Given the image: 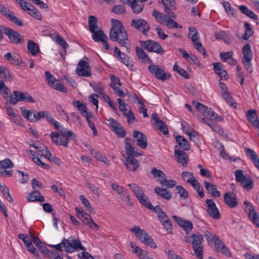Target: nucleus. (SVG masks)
Masks as SVG:
<instances>
[{
  "mask_svg": "<svg viewBox=\"0 0 259 259\" xmlns=\"http://www.w3.org/2000/svg\"><path fill=\"white\" fill-rule=\"evenodd\" d=\"M62 245L65 251L72 252L77 249L85 250V248L81 245L80 241L78 239H73L70 237L68 239H63L61 242L57 245H51V247L55 248L59 251H62Z\"/></svg>",
  "mask_w": 259,
  "mask_h": 259,
  "instance_id": "4",
  "label": "nucleus"
},
{
  "mask_svg": "<svg viewBox=\"0 0 259 259\" xmlns=\"http://www.w3.org/2000/svg\"><path fill=\"white\" fill-rule=\"evenodd\" d=\"M21 113L23 117L31 122L35 121V117H34L35 110H27L24 108L20 109Z\"/></svg>",
  "mask_w": 259,
  "mask_h": 259,
  "instance_id": "44",
  "label": "nucleus"
},
{
  "mask_svg": "<svg viewBox=\"0 0 259 259\" xmlns=\"http://www.w3.org/2000/svg\"><path fill=\"white\" fill-rule=\"evenodd\" d=\"M2 29L3 32L8 36L12 42L19 44L22 42L23 36L17 31L5 26H3Z\"/></svg>",
  "mask_w": 259,
  "mask_h": 259,
  "instance_id": "14",
  "label": "nucleus"
},
{
  "mask_svg": "<svg viewBox=\"0 0 259 259\" xmlns=\"http://www.w3.org/2000/svg\"><path fill=\"white\" fill-rule=\"evenodd\" d=\"M137 199L139 200V202L145 207L147 208L153 210L155 207H154L151 203L150 202L149 199L148 197L144 193L139 197H138Z\"/></svg>",
  "mask_w": 259,
  "mask_h": 259,
  "instance_id": "38",
  "label": "nucleus"
},
{
  "mask_svg": "<svg viewBox=\"0 0 259 259\" xmlns=\"http://www.w3.org/2000/svg\"><path fill=\"white\" fill-rule=\"evenodd\" d=\"M92 38L96 42H105L108 39V36L102 30H98L92 32Z\"/></svg>",
  "mask_w": 259,
  "mask_h": 259,
  "instance_id": "35",
  "label": "nucleus"
},
{
  "mask_svg": "<svg viewBox=\"0 0 259 259\" xmlns=\"http://www.w3.org/2000/svg\"><path fill=\"white\" fill-rule=\"evenodd\" d=\"M114 50L115 57L125 65L133 69L134 65L130 58L124 53H122L117 47H115Z\"/></svg>",
  "mask_w": 259,
  "mask_h": 259,
  "instance_id": "18",
  "label": "nucleus"
},
{
  "mask_svg": "<svg viewBox=\"0 0 259 259\" xmlns=\"http://www.w3.org/2000/svg\"><path fill=\"white\" fill-rule=\"evenodd\" d=\"M172 218L180 226L183 228L187 234H189L191 232L193 229V224L191 222L175 215H172Z\"/></svg>",
  "mask_w": 259,
  "mask_h": 259,
  "instance_id": "21",
  "label": "nucleus"
},
{
  "mask_svg": "<svg viewBox=\"0 0 259 259\" xmlns=\"http://www.w3.org/2000/svg\"><path fill=\"white\" fill-rule=\"evenodd\" d=\"M189 33L188 34V37L193 41H196L199 38V36L198 31L194 27H190L189 28Z\"/></svg>",
  "mask_w": 259,
  "mask_h": 259,
  "instance_id": "54",
  "label": "nucleus"
},
{
  "mask_svg": "<svg viewBox=\"0 0 259 259\" xmlns=\"http://www.w3.org/2000/svg\"><path fill=\"white\" fill-rule=\"evenodd\" d=\"M173 69L175 71L177 72L179 75L184 77L185 79H189L190 75L188 72L180 67L177 64H175L173 66Z\"/></svg>",
  "mask_w": 259,
  "mask_h": 259,
  "instance_id": "52",
  "label": "nucleus"
},
{
  "mask_svg": "<svg viewBox=\"0 0 259 259\" xmlns=\"http://www.w3.org/2000/svg\"><path fill=\"white\" fill-rule=\"evenodd\" d=\"M212 65L214 72L220 76L221 79L224 80L228 79L229 76L227 73V71L224 70L221 63L217 62L213 63Z\"/></svg>",
  "mask_w": 259,
  "mask_h": 259,
  "instance_id": "26",
  "label": "nucleus"
},
{
  "mask_svg": "<svg viewBox=\"0 0 259 259\" xmlns=\"http://www.w3.org/2000/svg\"><path fill=\"white\" fill-rule=\"evenodd\" d=\"M89 29L91 32H94L99 29L98 21L97 18L92 15L89 17Z\"/></svg>",
  "mask_w": 259,
  "mask_h": 259,
  "instance_id": "45",
  "label": "nucleus"
},
{
  "mask_svg": "<svg viewBox=\"0 0 259 259\" xmlns=\"http://www.w3.org/2000/svg\"><path fill=\"white\" fill-rule=\"evenodd\" d=\"M30 152L31 153V155L33 156V160L39 166H40L41 168H46V169H49L50 168V166L49 165L42 162L40 160V158L37 156H35V152L30 150Z\"/></svg>",
  "mask_w": 259,
  "mask_h": 259,
  "instance_id": "50",
  "label": "nucleus"
},
{
  "mask_svg": "<svg viewBox=\"0 0 259 259\" xmlns=\"http://www.w3.org/2000/svg\"><path fill=\"white\" fill-rule=\"evenodd\" d=\"M27 49L33 56L36 55L39 52V48L37 45L31 40H28Z\"/></svg>",
  "mask_w": 259,
  "mask_h": 259,
  "instance_id": "46",
  "label": "nucleus"
},
{
  "mask_svg": "<svg viewBox=\"0 0 259 259\" xmlns=\"http://www.w3.org/2000/svg\"><path fill=\"white\" fill-rule=\"evenodd\" d=\"M193 45L194 48L197 50L199 52L202 53L204 57L207 56L205 50L203 47L202 44L198 40L196 41H193Z\"/></svg>",
  "mask_w": 259,
  "mask_h": 259,
  "instance_id": "63",
  "label": "nucleus"
},
{
  "mask_svg": "<svg viewBox=\"0 0 259 259\" xmlns=\"http://www.w3.org/2000/svg\"><path fill=\"white\" fill-rule=\"evenodd\" d=\"M143 2L141 1V0H133L130 6L135 13L139 14L144 9V5L143 4Z\"/></svg>",
  "mask_w": 259,
  "mask_h": 259,
  "instance_id": "34",
  "label": "nucleus"
},
{
  "mask_svg": "<svg viewBox=\"0 0 259 259\" xmlns=\"http://www.w3.org/2000/svg\"><path fill=\"white\" fill-rule=\"evenodd\" d=\"M152 211H154L157 214L159 221L161 222L167 233H172V225L171 221L165 212L162 210L161 207L157 205L155 207Z\"/></svg>",
  "mask_w": 259,
  "mask_h": 259,
  "instance_id": "6",
  "label": "nucleus"
},
{
  "mask_svg": "<svg viewBox=\"0 0 259 259\" xmlns=\"http://www.w3.org/2000/svg\"><path fill=\"white\" fill-rule=\"evenodd\" d=\"M148 70L152 74L159 80H167L170 79L171 75L168 72H165L164 70L160 66L151 64L149 66Z\"/></svg>",
  "mask_w": 259,
  "mask_h": 259,
  "instance_id": "11",
  "label": "nucleus"
},
{
  "mask_svg": "<svg viewBox=\"0 0 259 259\" xmlns=\"http://www.w3.org/2000/svg\"><path fill=\"white\" fill-rule=\"evenodd\" d=\"M137 55L140 59L143 62H146L147 60L151 61L149 57L146 54L144 51L140 47H137L136 48Z\"/></svg>",
  "mask_w": 259,
  "mask_h": 259,
  "instance_id": "51",
  "label": "nucleus"
},
{
  "mask_svg": "<svg viewBox=\"0 0 259 259\" xmlns=\"http://www.w3.org/2000/svg\"><path fill=\"white\" fill-rule=\"evenodd\" d=\"M13 163L9 158H6L0 161V169H1L11 168L13 167Z\"/></svg>",
  "mask_w": 259,
  "mask_h": 259,
  "instance_id": "57",
  "label": "nucleus"
},
{
  "mask_svg": "<svg viewBox=\"0 0 259 259\" xmlns=\"http://www.w3.org/2000/svg\"><path fill=\"white\" fill-rule=\"evenodd\" d=\"M90 85L93 87L95 92L101 95L104 94L103 87L99 82H91Z\"/></svg>",
  "mask_w": 259,
  "mask_h": 259,
  "instance_id": "58",
  "label": "nucleus"
},
{
  "mask_svg": "<svg viewBox=\"0 0 259 259\" xmlns=\"http://www.w3.org/2000/svg\"><path fill=\"white\" fill-rule=\"evenodd\" d=\"M152 119L154 120V124L157 127L158 130L164 135H168L169 134L168 130L164 122L160 120L156 113H153Z\"/></svg>",
  "mask_w": 259,
  "mask_h": 259,
  "instance_id": "23",
  "label": "nucleus"
},
{
  "mask_svg": "<svg viewBox=\"0 0 259 259\" xmlns=\"http://www.w3.org/2000/svg\"><path fill=\"white\" fill-rule=\"evenodd\" d=\"M206 190L208 193H210L214 197H218L220 196V192L217 190V186L206 181L204 182Z\"/></svg>",
  "mask_w": 259,
  "mask_h": 259,
  "instance_id": "32",
  "label": "nucleus"
},
{
  "mask_svg": "<svg viewBox=\"0 0 259 259\" xmlns=\"http://www.w3.org/2000/svg\"><path fill=\"white\" fill-rule=\"evenodd\" d=\"M80 200L81 201L82 204L86 207L87 210L90 213H94L95 210L92 207L89 201L82 195L79 196Z\"/></svg>",
  "mask_w": 259,
  "mask_h": 259,
  "instance_id": "56",
  "label": "nucleus"
},
{
  "mask_svg": "<svg viewBox=\"0 0 259 259\" xmlns=\"http://www.w3.org/2000/svg\"><path fill=\"white\" fill-rule=\"evenodd\" d=\"M130 231L135 234L137 238L143 244L149 246L151 248H155L156 244L154 242L152 237L143 229H141L138 226H135Z\"/></svg>",
  "mask_w": 259,
  "mask_h": 259,
  "instance_id": "5",
  "label": "nucleus"
},
{
  "mask_svg": "<svg viewBox=\"0 0 259 259\" xmlns=\"http://www.w3.org/2000/svg\"><path fill=\"white\" fill-rule=\"evenodd\" d=\"M219 87L222 92V98L226 102L234 108H236L237 104L234 101L231 94L229 92L228 88L224 82H220Z\"/></svg>",
  "mask_w": 259,
  "mask_h": 259,
  "instance_id": "16",
  "label": "nucleus"
},
{
  "mask_svg": "<svg viewBox=\"0 0 259 259\" xmlns=\"http://www.w3.org/2000/svg\"><path fill=\"white\" fill-rule=\"evenodd\" d=\"M151 174L155 178H158L157 181L163 186L172 188L176 186L177 183L174 180H167L165 174L161 170L153 167L151 170Z\"/></svg>",
  "mask_w": 259,
  "mask_h": 259,
  "instance_id": "7",
  "label": "nucleus"
},
{
  "mask_svg": "<svg viewBox=\"0 0 259 259\" xmlns=\"http://www.w3.org/2000/svg\"><path fill=\"white\" fill-rule=\"evenodd\" d=\"M243 54L242 62L244 61H251L252 59V53L251 50V46L249 44H246L242 49Z\"/></svg>",
  "mask_w": 259,
  "mask_h": 259,
  "instance_id": "30",
  "label": "nucleus"
},
{
  "mask_svg": "<svg viewBox=\"0 0 259 259\" xmlns=\"http://www.w3.org/2000/svg\"><path fill=\"white\" fill-rule=\"evenodd\" d=\"M128 186L137 198L139 197L144 193L143 190L136 183H131Z\"/></svg>",
  "mask_w": 259,
  "mask_h": 259,
  "instance_id": "49",
  "label": "nucleus"
},
{
  "mask_svg": "<svg viewBox=\"0 0 259 259\" xmlns=\"http://www.w3.org/2000/svg\"><path fill=\"white\" fill-rule=\"evenodd\" d=\"M131 141L129 138L125 139V148L127 155L125 164L129 170L135 171L139 167V164L138 160L134 156H140L142 155V153L137 151V148L132 145Z\"/></svg>",
  "mask_w": 259,
  "mask_h": 259,
  "instance_id": "2",
  "label": "nucleus"
},
{
  "mask_svg": "<svg viewBox=\"0 0 259 259\" xmlns=\"http://www.w3.org/2000/svg\"><path fill=\"white\" fill-rule=\"evenodd\" d=\"M0 12L4 16L13 23L18 25L19 26L23 25L22 22L18 17L15 16L13 12L1 4H0Z\"/></svg>",
  "mask_w": 259,
  "mask_h": 259,
  "instance_id": "17",
  "label": "nucleus"
},
{
  "mask_svg": "<svg viewBox=\"0 0 259 259\" xmlns=\"http://www.w3.org/2000/svg\"><path fill=\"white\" fill-rule=\"evenodd\" d=\"M244 27L245 32L242 35V38L244 40H247L253 34L254 31L252 30L250 24L247 22H245L244 23Z\"/></svg>",
  "mask_w": 259,
  "mask_h": 259,
  "instance_id": "47",
  "label": "nucleus"
},
{
  "mask_svg": "<svg viewBox=\"0 0 259 259\" xmlns=\"http://www.w3.org/2000/svg\"><path fill=\"white\" fill-rule=\"evenodd\" d=\"M49 85L57 91L61 92L66 93L67 92V89L63 85L61 82H48Z\"/></svg>",
  "mask_w": 259,
  "mask_h": 259,
  "instance_id": "48",
  "label": "nucleus"
},
{
  "mask_svg": "<svg viewBox=\"0 0 259 259\" xmlns=\"http://www.w3.org/2000/svg\"><path fill=\"white\" fill-rule=\"evenodd\" d=\"M182 177L185 181L191 186L197 181L193 174L189 171H183Z\"/></svg>",
  "mask_w": 259,
  "mask_h": 259,
  "instance_id": "40",
  "label": "nucleus"
},
{
  "mask_svg": "<svg viewBox=\"0 0 259 259\" xmlns=\"http://www.w3.org/2000/svg\"><path fill=\"white\" fill-rule=\"evenodd\" d=\"M176 141L179 146L184 150H189L190 149V144L184 137L181 136H177L176 137Z\"/></svg>",
  "mask_w": 259,
  "mask_h": 259,
  "instance_id": "39",
  "label": "nucleus"
},
{
  "mask_svg": "<svg viewBox=\"0 0 259 259\" xmlns=\"http://www.w3.org/2000/svg\"><path fill=\"white\" fill-rule=\"evenodd\" d=\"M177 146H175V155L177 161L181 163L183 166L187 165L188 161V156L184 151L181 150H177Z\"/></svg>",
  "mask_w": 259,
  "mask_h": 259,
  "instance_id": "24",
  "label": "nucleus"
},
{
  "mask_svg": "<svg viewBox=\"0 0 259 259\" xmlns=\"http://www.w3.org/2000/svg\"><path fill=\"white\" fill-rule=\"evenodd\" d=\"M140 43L142 47L149 52H155L160 55H163L165 53L160 45L155 41L152 40H141Z\"/></svg>",
  "mask_w": 259,
  "mask_h": 259,
  "instance_id": "10",
  "label": "nucleus"
},
{
  "mask_svg": "<svg viewBox=\"0 0 259 259\" xmlns=\"http://www.w3.org/2000/svg\"><path fill=\"white\" fill-rule=\"evenodd\" d=\"M119 195L122 200L126 201L128 206L133 205V203L130 200V196L127 191L124 190Z\"/></svg>",
  "mask_w": 259,
  "mask_h": 259,
  "instance_id": "59",
  "label": "nucleus"
},
{
  "mask_svg": "<svg viewBox=\"0 0 259 259\" xmlns=\"http://www.w3.org/2000/svg\"><path fill=\"white\" fill-rule=\"evenodd\" d=\"M249 210L246 211L251 221L259 228V215L254 210L253 207H250Z\"/></svg>",
  "mask_w": 259,
  "mask_h": 259,
  "instance_id": "33",
  "label": "nucleus"
},
{
  "mask_svg": "<svg viewBox=\"0 0 259 259\" xmlns=\"http://www.w3.org/2000/svg\"><path fill=\"white\" fill-rule=\"evenodd\" d=\"M212 239L214 241V244L218 251L221 252L227 256H231V253L229 248L215 234H213Z\"/></svg>",
  "mask_w": 259,
  "mask_h": 259,
  "instance_id": "20",
  "label": "nucleus"
},
{
  "mask_svg": "<svg viewBox=\"0 0 259 259\" xmlns=\"http://www.w3.org/2000/svg\"><path fill=\"white\" fill-rule=\"evenodd\" d=\"M224 199L226 204L230 208H235L238 205V201L234 194L226 193L224 195Z\"/></svg>",
  "mask_w": 259,
  "mask_h": 259,
  "instance_id": "28",
  "label": "nucleus"
},
{
  "mask_svg": "<svg viewBox=\"0 0 259 259\" xmlns=\"http://www.w3.org/2000/svg\"><path fill=\"white\" fill-rule=\"evenodd\" d=\"M239 9L243 14L250 18L254 20H257L258 19V16L255 15L253 11L249 10L246 6L243 5L240 6L239 7Z\"/></svg>",
  "mask_w": 259,
  "mask_h": 259,
  "instance_id": "41",
  "label": "nucleus"
},
{
  "mask_svg": "<svg viewBox=\"0 0 259 259\" xmlns=\"http://www.w3.org/2000/svg\"><path fill=\"white\" fill-rule=\"evenodd\" d=\"M74 107L78 108L82 116L86 117L91 113H88L87 106L79 101H75L73 102Z\"/></svg>",
  "mask_w": 259,
  "mask_h": 259,
  "instance_id": "42",
  "label": "nucleus"
},
{
  "mask_svg": "<svg viewBox=\"0 0 259 259\" xmlns=\"http://www.w3.org/2000/svg\"><path fill=\"white\" fill-rule=\"evenodd\" d=\"M116 84L119 85H122L121 82H113L109 84V86L113 89L114 92L116 94H117L119 96L121 97H124V95L123 91L122 90H121L119 87L115 86Z\"/></svg>",
  "mask_w": 259,
  "mask_h": 259,
  "instance_id": "53",
  "label": "nucleus"
},
{
  "mask_svg": "<svg viewBox=\"0 0 259 259\" xmlns=\"http://www.w3.org/2000/svg\"><path fill=\"white\" fill-rule=\"evenodd\" d=\"M177 193L180 195V198L183 199H186L188 197V193L184 188L181 186H178L176 188Z\"/></svg>",
  "mask_w": 259,
  "mask_h": 259,
  "instance_id": "60",
  "label": "nucleus"
},
{
  "mask_svg": "<svg viewBox=\"0 0 259 259\" xmlns=\"http://www.w3.org/2000/svg\"><path fill=\"white\" fill-rule=\"evenodd\" d=\"M206 203L207 205V211L208 214L213 219H219L220 214L213 200L207 199Z\"/></svg>",
  "mask_w": 259,
  "mask_h": 259,
  "instance_id": "22",
  "label": "nucleus"
},
{
  "mask_svg": "<svg viewBox=\"0 0 259 259\" xmlns=\"http://www.w3.org/2000/svg\"><path fill=\"white\" fill-rule=\"evenodd\" d=\"M192 248L195 255L199 259L203 258V247L202 242L203 240V235L200 233L191 235Z\"/></svg>",
  "mask_w": 259,
  "mask_h": 259,
  "instance_id": "8",
  "label": "nucleus"
},
{
  "mask_svg": "<svg viewBox=\"0 0 259 259\" xmlns=\"http://www.w3.org/2000/svg\"><path fill=\"white\" fill-rule=\"evenodd\" d=\"M241 185L245 190L249 191L253 188V181L248 176L244 182L241 184Z\"/></svg>",
  "mask_w": 259,
  "mask_h": 259,
  "instance_id": "62",
  "label": "nucleus"
},
{
  "mask_svg": "<svg viewBox=\"0 0 259 259\" xmlns=\"http://www.w3.org/2000/svg\"><path fill=\"white\" fill-rule=\"evenodd\" d=\"M246 116L248 120L252 125L259 129V120L255 110L250 109L246 112Z\"/></svg>",
  "mask_w": 259,
  "mask_h": 259,
  "instance_id": "25",
  "label": "nucleus"
},
{
  "mask_svg": "<svg viewBox=\"0 0 259 259\" xmlns=\"http://www.w3.org/2000/svg\"><path fill=\"white\" fill-rule=\"evenodd\" d=\"M235 176L236 180L237 182H240L241 184L244 182L246 178L247 177L243 175L242 170H237L235 171Z\"/></svg>",
  "mask_w": 259,
  "mask_h": 259,
  "instance_id": "61",
  "label": "nucleus"
},
{
  "mask_svg": "<svg viewBox=\"0 0 259 259\" xmlns=\"http://www.w3.org/2000/svg\"><path fill=\"white\" fill-rule=\"evenodd\" d=\"M152 16L154 17L161 24L167 23L170 18L163 13H160L157 11L154 10L152 12Z\"/></svg>",
  "mask_w": 259,
  "mask_h": 259,
  "instance_id": "36",
  "label": "nucleus"
},
{
  "mask_svg": "<svg viewBox=\"0 0 259 259\" xmlns=\"http://www.w3.org/2000/svg\"><path fill=\"white\" fill-rule=\"evenodd\" d=\"M154 192L160 197L168 200L172 197V193L166 188L156 187L154 188Z\"/></svg>",
  "mask_w": 259,
  "mask_h": 259,
  "instance_id": "29",
  "label": "nucleus"
},
{
  "mask_svg": "<svg viewBox=\"0 0 259 259\" xmlns=\"http://www.w3.org/2000/svg\"><path fill=\"white\" fill-rule=\"evenodd\" d=\"M131 26L142 32L144 35H147L150 29V25L147 22L142 19H133L131 21Z\"/></svg>",
  "mask_w": 259,
  "mask_h": 259,
  "instance_id": "13",
  "label": "nucleus"
},
{
  "mask_svg": "<svg viewBox=\"0 0 259 259\" xmlns=\"http://www.w3.org/2000/svg\"><path fill=\"white\" fill-rule=\"evenodd\" d=\"M75 212L78 219L81 220L84 225H88L90 227L94 226L97 230L99 229V226L94 221L89 214L84 212L83 210H80L78 207L75 208Z\"/></svg>",
  "mask_w": 259,
  "mask_h": 259,
  "instance_id": "12",
  "label": "nucleus"
},
{
  "mask_svg": "<svg viewBox=\"0 0 259 259\" xmlns=\"http://www.w3.org/2000/svg\"><path fill=\"white\" fill-rule=\"evenodd\" d=\"M192 103L196 109L206 117V118H202L201 119V122L208 125L211 128L215 123L212 121L213 119H216L217 121H222L223 119L221 116L218 115L211 108L197 101H193Z\"/></svg>",
  "mask_w": 259,
  "mask_h": 259,
  "instance_id": "3",
  "label": "nucleus"
},
{
  "mask_svg": "<svg viewBox=\"0 0 259 259\" xmlns=\"http://www.w3.org/2000/svg\"><path fill=\"white\" fill-rule=\"evenodd\" d=\"M0 77L6 80L14 79L13 76L10 73L9 70L4 66H0Z\"/></svg>",
  "mask_w": 259,
  "mask_h": 259,
  "instance_id": "43",
  "label": "nucleus"
},
{
  "mask_svg": "<svg viewBox=\"0 0 259 259\" xmlns=\"http://www.w3.org/2000/svg\"><path fill=\"white\" fill-rule=\"evenodd\" d=\"M27 199L29 202H44L45 201L44 197L40 195L38 191H34L28 194Z\"/></svg>",
  "mask_w": 259,
  "mask_h": 259,
  "instance_id": "31",
  "label": "nucleus"
},
{
  "mask_svg": "<svg viewBox=\"0 0 259 259\" xmlns=\"http://www.w3.org/2000/svg\"><path fill=\"white\" fill-rule=\"evenodd\" d=\"M76 72L79 76H90L92 74L89 63L82 60H80L76 69Z\"/></svg>",
  "mask_w": 259,
  "mask_h": 259,
  "instance_id": "19",
  "label": "nucleus"
},
{
  "mask_svg": "<svg viewBox=\"0 0 259 259\" xmlns=\"http://www.w3.org/2000/svg\"><path fill=\"white\" fill-rule=\"evenodd\" d=\"M245 151L247 156L252 162L258 158L257 154L251 149L245 148Z\"/></svg>",
  "mask_w": 259,
  "mask_h": 259,
  "instance_id": "64",
  "label": "nucleus"
},
{
  "mask_svg": "<svg viewBox=\"0 0 259 259\" xmlns=\"http://www.w3.org/2000/svg\"><path fill=\"white\" fill-rule=\"evenodd\" d=\"M126 7L124 5L121 4L115 5L113 7L111 11L116 14L121 15L125 13Z\"/></svg>",
  "mask_w": 259,
  "mask_h": 259,
  "instance_id": "55",
  "label": "nucleus"
},
{
  "mask_svg": "<svg viewBox=\"0 0 259 259\" xmlns=\"http://www.w3.org/2000/svg\"><path fill=\"white\" fill-rule=\"evenodd\" d=\"M138 134L141 135L140 139L137 140V145L140 148L145 149L147 147V139L146 136L142 132L138 131H134L133 132V136L134 137H137Z\"/></svg>",
  "mask_w": 259,
  "mask_h": 259,
  "instance_id": "27",
  "label": "nucleus"
},
{
  "mask_svg": "<svg viewBox=\"0 0 259 259\" xmlns=\"http://www.w3.org/2000/svg\"><path fill=\"white\" fill-rule=\"evenodd\" d=\"M112 26L110 30V39L113 41H117L118 44L126 48L127 51L131 52V46L129 43L128 35L122 23L119 20L112 19Z\"/></svg>",
  "mask_w": 259,
  "mask_h": 259,
  "instance_id": "1",
  "label": "nucleus"
},
{
  "mask_svg": "<svg viewBox=\"0 0 259 259\" xmlns=\"http://www.w3.org/2000/svg\"><path fill=\"white\" fill-rule=\"evenodd\" d=\"M117 102L119 104V109L127 118V122L129 123H133V120L135 119V117L132 110L128 109L129 106L121 99H118Z\"/></svg>",
  "mask_w": 259,
  "mask_h": 259,
  "instance_id": "15",
  "label": "nucleus"
},
{
  "mask_svg": "<svg viewBox=\"0 0 259 259\" xmlns=\"http://www.w3.org/2000/svg\"><path fill=\"white\" fill-rule=\"evenodd\" d=\"M20 101H27L30 103L35 102L33 98L27 93L18 91H14L10 97V102L13 105H16Z\"/></svg>",
  "mask_w": 259,
  "mask_h": 259,
  "instance_id": "9",
  "label": "nucleus"
},
{
  "mask_svg": "<svg viewBox=\"0 0 259 259\" xmlns=\"http://www.w3.org/2000/svg\"><path fill=\"white\" fill-rule=\"evenodd\" d=\"M4 57L6 60L14 65H18L21 62L20 57L16 54H12L11 53H8Z\"/></svg>",
  "mask_w": 259,
  "mask_h": 259,
  "instance_id": "37",
  "label": "nucleus"
}]
</instances>
